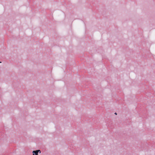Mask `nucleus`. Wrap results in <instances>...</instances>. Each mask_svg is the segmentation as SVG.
Instances as JSON below:
<instances>
[{
  "label": "nucleus",
  "mask_w": 155,
  "mask_h": 155,
  "mask_svg": "<svg viewBox=\"0 0 155 155\" xmlns=\"http://www.w3.org/2000/svg\"><path fill=\"white\" fill-rule=\"evenodd\" d=\"M39 152L40 153H41V151L39 150H37L36 151H33V153H34L33 155H34V153L35 154V155L38 154V153Z\"/></svg>",
  "instance_id": "1"
},
{
  "label": "nucleus",
  "mask_w": 155,
  "mask_h": 155,
  "mask_svg": "<svg viewBox=\"0 0 155 155\" xmlns=\"http://www.w3.org/2000/svg\"><path fill=\"white\" fill-rule=\"evenodd\" d=\"M115 114L117 115V113H115Z\"/></svg>",
  "instance_id": "2"
},
{
  "label": "nucleus",
  "mask_w": 155,
  "mask_h": 155,
  "mask_svg": "<svg viewBox=\"0 0 155 155\" xmlns=\"http://www.w3.org/2000/svg\"><path fill=\"white\" fill-rule=\"evenodd\" d=\"M38 155V154H37V155Z\"/></svg>",
  "instance_id": "3"
},
{
  "label": "nucleus",
  "mask_w": 155,
  "mask_h": 155,
  "mask_svg": "<svg viewBox=\"0 0 155 155\" xmlns=\"http://www.w3.org/2000/svg\"><path fill=\"white\" fill-rule=\"evenodd\" d=\"M0 63H1V62H0Z\"/></svg>",
  "instance_id": "4"
}]
</instances>
